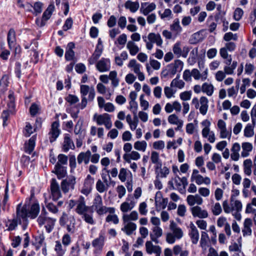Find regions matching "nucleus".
Listing matches in <instances>:
<instances>
[{"mask_svg":"<svg viewBox=\"0 0 256 256\" xmlns=\"http://www.w3.org/2000/svg\"><path fill=\"white\" fill-rule=\"evenodd\" d=\"M174 182L176 183L177 190L182 194L186 191V188L188 184L187 178L182 177L180 178L178 175L175 176Z\"/></svg>","mask_w":256,"mask_h":256,"instance_id":"obj_10","label":"nucleus"},{"mask_svg":"<svg viewBox=\"0 0 256 256\" xmlns=\"http://www.w3.org/2000/svg\"><path fill=\"white\" fill-rule=\"evenodd\" d=\"M52 172L57 176L58 179H61L66 176V170L64 166L59 164H56L54 166V170L52 171Z\"/></svg>","mask_w":256,"mask_h":256,"instance_id":"obj_21","label":"nucleus"},{"mask_svg":"<svg viewBox=\"0 0 256 256\" xmlns=\"http://www.w3.org/2000/svg\"><path fill=\"white\" fill-rule=\"evenodd\" d=\"M90 210V206H87L86 204L84 198L80 196L76 200V212L79 215H82Z\"/></svg>","mask_w":256,"mask_h":256,"instance_id":"obj_7","label":"nucleus"},{"mask_svg":"<svg viewBox=\"0 0 256 256\" xmlns=\"http://www.w3.org/2000/svg\"><path fill=\"white\" fill-rule=\"evenodd\" d=\"M238 39V36L236 34H234L231 32H226L224 34V40L225 41L228 42L230 40H237Z\"/></svg>","mask_w":256,"mask_h":256,"instance_id":"obj_59","label":"nucleus"},{"mask_svg":"<svg viewBox=\"0 0 256 256\" xmlns=\"http://www.w3.org/2000/svg\"><path fill=\"white\" fill-rule=\"evenodd\" d=\"M74 144L71 140L69 134H66L64 137V144L62 150L64 152H68L70 148L74 149Z\"/></svg>","mask_w":256,"mask_h":256,"instance_id":"obj_19","label":"nucleus"},{"mask_svg":"<svg viewBox=\"0 0 256 256\" xmlns=\"http://www.w3.org/2000/svg\"><path fill=\"white\" fill-rule=\"evenodd\" d=\"M54 8V6L52 5H50L46 8V10L42 14V22L40 24V26H42L45 24V22L48 20L51 16L52 14V12Z\"/></svg>","mask_w":256,"mask_h":256,"instance_id":"obj_22","label":"nucleus"},{"mask_svg":"<svg viewBox=\"0 0 256 256\" xmlns=\"http://www.w3.org/2000/svg\"><path fill=\"white\" fill-rule=\"evenodd\" d=\"M56 244L55 246L54 250L56 252L58 256H63L66 251V249H63L62 248V246L60 242L56 241Z\"/></svg>","mask_w":256,"mask_h":256,"instance_id":"obj_44","label":"nucleus"},{"mask_svg":"<svg viewBox=\"0 0 256 256\" xmlns=\"http://www.w3.org/2000/svg\"><path fill=\"white\" fill-rule=\"evenodd\" d=\"M130 110L133 113L134 115L137 114V110L138 108V103L136 101H130Z\"/></svg>","mask_w":256,"mask_h":256,"instance_id":"obj_63","label":"nucleus"},{"mask_svg":"<svg viewBox=\"0 0 256 256\" xmlns=\"http://www.w3.org/2000/svg\"><path fill=\"white\" fill-rule=\"evenodd\" d=\"M126 48L132 56H135L140 50L138 47L133 41H128Z\"/></svg>","mask_w":256,"mask_h":256,"instance_id":"obj_29","label":"nucleus"},{"mask_svg":"<svg viewBox=\"0 0 256 256\" xmlns=\"http://www.w3.org/2000/svg\"><path fill=\"white\" fill-rule=\"evenodd\" d=\"M50 190L52 199L56 201L62 197L60 186L56 178H52L50 182Z\"/></svg>","mask_w":256,"mask_h":256,"instance_id":"obj_8","label":"nucleus"},{"mask_svg":"<svg viewBox=\"0 0 256 256\" xmlns=\"http://www.w3.org/2000/svg\"><path fill=\"white\" fill-rule=\"evenodd\" d=\"M73 24V20L72 18H69L66 20L62 26L63 30L66 31L72 28Z\"/></svg>","mask_w":256,"mask_h":256,"instance_id":"obj_58","label":"nucleus"},{"mask_svg":"<svg viewBox=\"0 0 256 256\" xmlns=\"http://www.w3.org/2000/svg\"><path fill=\"white\" fill-rule=\"evenodd\" d=\"M35 146V138L32 136L30 138L28 144H26L24 152L28 154H30L34 150Z\"/></svg>","mask_w":256,"mask_h":256,"instance_id":"obj_31","label":"nucleus"},{"mask_svg":"<svg viewBox=\"0 0 256 256\" xmlns=\"http://www.w3.org/2000/svg\"><path fill=\"white\" fill-rule=\"evenodd\" d=\"M148 40H149L147 42L146 47L148 50H151L153 47V44L156 43L158 46H161L163 41L159 34H155L154 32L150 33L148 36Z\"/></svg>","mask_w":256,"mask_h":256,"instance_id":"obj_5","label":"nucleus"},{"mask_svg":"<svg viewBox=\"0 0 256 256\" xmlns=\"http://www.w3.org/2000/svg\"><path fill=\"white\" fill-rule=\"evenodd\" d=\"M110 171L107 170L106 168H104L102 170V172L101 174L102 178L104 184H107L108 180V176H110L109 173Z\"/></svg>","mask_w":256,"mask_h":256,"instance_id":"obj_55","label":"nucleus"},{"mask_svg":"<svg viewBox=\"0 0 256 256\" xmlns=\"http://www.w3.org/2000/svg\"><path fill=\"white\" fill-rule=\"evenodd\" d=\"M156 8V5L152 2L148 4V2H142L140 8V12L144 16H147L151 12L154 10Z\"/></svg>","mask_w":256,"mask_h":256,"instance_id":"obj_14","label":"nucleus"},{"mask_svg":"<svg viewBox=\"0 0 256 256\" xmlns=\"http://www.w3.org/2000/svg\"><path fill=\"white\" fill-rule=\"evenodd\" d=\"M134 206V203L133 202H131L130 203L125 202L121 204L120 210L123 212H126L130 210Z\"/></svg>","mask_w":256,"mask_h":256,"instance_id":"obj_39","label":"nucleus"},{"mask_svg":"<svg viewBox=\"0 0 256 256\" xmlns=\"http://www.w3.org/2000/svg\"><path fill=\"white\" fill-rule=\"evenodd\" d=\"M124 6L126 9H129L131 12H135L138 10L140 5L137 1L133 2L128 0L126 2Z\"/></svg>","mask_w":256,"mask_h":256,"instance_id":"obj_25","label":"nucleus"},{"mask_svg":"<svg viewBox=\"0 0 256 256\" xmlns=\"http://www.w3.org/2000/svg\"><path fill=\"white\" fill-rule=\"evenodd\" d=\"M59 126V123L58 122H54L52 123L50 130L48 133L50 143L54 142L59 136L60 132V130L58 128Z\"/></svg>","mask_w":256,"mask_h":256,"instance_id":"obj_9","label":"nucleus"},{"mask_svg":"<svg viewBox=\"0 0 256 256\" xmlns=\"http://www.w3.org/2000/svg\"><path fill=\"white\" fill-rule=\"evenodd\" d=\"M254 126L248 124L244 130V136L246 137H252L254 134Z\"/></svg>","mask_w":256,"mask_h":256,"instance_id":"obj_45","label":"nucleus"},{"mask_svg":"<svg viewBox=\"0 0 256 256\" xmlns=\"http://www.w3.org/2000/svg\"><path fill=\"white\" fill-rule=\"evenodd\" d=\"M9 77L6 74H4L0 80V92L3 94L7 90L9 84Z\"/></svg>","mask_w":256,"mask_h":256,"instance_id":"obj_27","label":"nucleus"},{"mask_svg":"<svg viewBox=\"0 0 256 256\" xmlns=\"http://www.w3.org/2000/svg\"><path fill=\"white\" fill-rule=\"evenodd\" d=\"M70 224L66 226V230L68 232L73 234L75 231L76 220L74 216H70Z\"/></svg>","mask_w":256,"mask_h":256,"instance_id":"obj_42","label":"nucleus"},{"mask_svg":"<svg viewBox=\"0 0 256 256\" xmlns=\"http://www.w3.org/2000/svg\"><path fill=\"white\" fill-rule=\"evenodd\" d=\"M212 210L214 215H219L222 212V208L219 202L216 203L214 206L212 208Z\"/></svg>","mask_w":256,"mask_h":256,"instance_id":"obj_56","label":"nucleus"},{"mask_svg":"<svg viewBox=\"0 0 256 256\" xmlns=\"http://www.w3.org/2000/svg\"><path fill=\"white\" fill-rule=\"evenodd\" d=\"M56 220V219L48 217L42 214H40L37 220L40 226L46 224L45 228L47 232L48 233L50 232L52 230Z\"/></svg>","mask_w":256,"mask_h":256,"instance_id":"obj_4","label":"nucleus"},{"mask_svg":"<svg viewBox=\"0 0 256 256\" xmlns=\"http://www.w3.org/2000/svg\"><path fill=\"white\" fill-rule=\"evenodd\" d=\"M7 40L8 46L12 48L14 46L16 40V32L14 28H10L8 34Z\"/></svg>","mask_w":256,"mask_h":256,"instance_id":"obj_24","label":"nucleus"},{"mask_svg":"<svg viewBox=\"0 0 256 256\" xmlns=\"http://www.w3.org/2000/svg\"><path fill=\"white\" fill-rule=\"evenodd\" d=\"M152 232L150 234V238L152 241L156 244L158 243V238H160L162 234V230L159 226H154L152 229Z\"/></svg>","mask_w":256,"mask_h":256,"instance_id":"obj_18","label":"nucleus"},{"mask_svg":"<svg viewBox=\"0 0 256 256\" xmlns=\"http://www.w3.org/2000/svg\"><path fill=\"white\" fill-rule=\"evenodd\" d=\"M96 68L100 72L108 71L110 69V60L108 58H102L96 64Z\"/></svg>","mask_w":256,"mask_h":256,"instance_id":"obj_11","label":"nucleus"},{"mask_svg":"<svg viewBox=\"0 0 256 256\" xmlns=\"http://www.w3.org/2000/svg\"><path fill=\"white\" fill-rule=\"evenodd\" d=\"M10 113V112L9 110H4L2 114L1 118L2 119V124L4 126H6L8 125L7 120L9 118Z\"/></svg>","mask_w":256,"mask_h":256,"instance_id":"obj_51","label":"nucleus"},{"mask_svg":"<svg viewBox=\"0 0 256 256\" xmlns=\"http://www.w3.org/2000/svg\"><path fill=\"white\" fill-rule=\"evenodd\" d=\"M202 90L208 96H211L214 92V86L211 84L204 82L202 86Z\"/></svg>","mask_w":256,"mask_h":256,"instance_id":"obj_35","label":"nucleus"},{"mask_svg":"<svg viewBox=\"0 0 256 256\" xmlns=\"http://www.w3.org/2000/svg\"><path fill=\"white\" fill-rule=\"evenodd\" d=\"M80 248L78 244H76L75 246L71 248L69 256H79Z\"/></svg>","mask_w":256,"mask_h":256,"instance_id":"obj_52","label":"nucleus"},{"mask_svg":"<svg viewBox=\"0 0 256 256\" xmlns=\"http://www.w3.org/2000/svg\"><path fill=\"white\" fill-rule=\"evenodd\" d=\"M110 118V114L106 113L98 115L96 118V122L98 125L104 124L108 120H109Z\"/></svg>","mask_w":256,"mask_h":256,"instance_id":"obj_40","label":"nucleus"},{"mask_svg":"<svg viewBox=\"0 0 256 256\" xmlns=\"http://www.w3.org/2000/svg\"><path fill=\"white\" fill-rule=\"evenodd\" d=\"M104 232L101 231L99 234L98 238H95L92 242V246L99 250H102L104 245Z\"/></svg>","mask_w":256,"mask_h":256,"instance_id":"obj_13","label":"nucleus"},{"mask_svg":"<svg viewBox=\"0 0 256 256\" xmlns=\"http://www.w3.org/2000/svg\"><path fill=\"white\" fill-rule=\"evenodd\" d=\"M203 40L202 36L200 32L194 34L190 40V42L191 44H196Z\"/></svg>","mask_w":256,"mask_h":256,"instance_id":"obj_36","label":"nucleus"},{"mask_svg":"<svg viewBox=\"0 0 256 256\" xmlns=\"http://www.w3.org/2000/svg\"><path fill=\"white\" fill-rule=\"evenodd\" d=\"M190 230L189 236L193 244H196L199 240V233L196 226L192 224H190Z\"/></svg>","mask_w":256,"mask_h":256,"instance_id":"obj_15","label":"nucleus"},{"mask_svg":"<svg viewBox=\"0 0 256 256\" xmlns=\"http://www.w3.org/2000/svg\"><path fill=\"white\" fill-rule=\"evenodd\" d=\"M174 53L179 58L181 56L182 50L180 48V42H176L173 46Z\"/></svg>","mask_w":256,"mask_h":256,"instance_id":"obj_49","label":"nucleus"},{"mask_svg":"<svg viewBox=\"0 0 256 256\" xmlns=\"http://www.w3.org/2000/svg\"><path fill=\"white\" fill-rule=\"evenodd\" d=\"M170 30L177 32H181L182 28L180 25L178 19L176 18L174 20V23L170 26Z\"/></svg>","mask_w":256,"mask_h":256,"instance_id":"obj_47","label":"nucleus"},{"mask_svg":"<svg viewBox=\"0 0 256 256\" xmlns=\"http://www.w3.org/2000/svg\"><path fill=\"white\" fill-rule=\"evenodd\" d=\"M252 161L250 159H246L244 162V172L250 176L252 174Z\"/></svg>","mask_w":256,"mask_h":256,"instance_id":"obj_38","label":"nucleus"},{"mask_svg":"<svg viewBox=\"0 0 256 256\" xmlns=\"http://www.w3.org/2000/svg\"><path fill=\"white\" fill-rule=\"evenodd\" d=\"M138 218V214L136 211H132L130 214H124L122 216V220L124 223L129 220H136Z\"/></svg>","mask_w":256,"mask_h":256,"instance_id":"obj_34","label":"nucleus"},{"mask_svg":"<svg viewBox=\"0 0 256 256\" xmlns=\"http://www.w3.org/2000/svg\"><path fill=\"white\" fill-rule=\"evenodd\" d=\"M18 224V220L16 218L12 220H8L6 226L8 227L7 230L12 231L14 230Z\"/></svg>","mask_w":256,"mask_h":256,"instance_id":"obj_33","label":"nucleus"},{"mask_svg":"<svg viewBox=\"0 0 256 256\" xmlns=\"http://www.w3.org/2000/svg\"><path fill=\"white\" fill-rule=\"evenodd\" d=\"M91 156L92 154L90 150H88L86 152H80L77 158L78 164H80L82 162H84L86 164H88Z\"/></svg>","mask_w":256,"mask_h":256,"instance_id":"obj_20","label":"nucleus"},{"mask_svg":"<svg viewBox=\"0 0 256 256\" xmlns=\"http://www.w3.org/2000/svg\"><path fill=\"white\" fill-rule=\"evenodd\" d=\"M156 247H160V246H154L150 241H148L146 243V250L148 254H151L152 253L154 250H156Z\"/></svg>","mask_w":256,"mask_h":256,"instance_id":"obj_48","label":"nucleus"},{"mask_svg":"<svg viewBox=\"0 0 256 256\" xmlns=\"http://www.w3.org/2000/svg\"><path fill=\"white\" fill-rule=\"evenodd\" d=\"M76 184V178L72 176L67 177L63 180L61 182V188L64 193L66 194L71 190H73Z\"/></svg>","mask_w":256,"mask_h":256,"instance_id":"obj_6","label":"nucleus"},{"mask_svg":"<svg viewBox=\"0 0 256 256\" xmlns=\"http://www.w3.org/2000/svg\"><path fill=\"white\" fill-rule=\"evenodd\" d=\"M181 120H180L178 118L175 114H172L169 116L168 118V122L173 124H177L178 122H179Z\"/></svg>","mask_w":256,"mask_h":256,"instance_id":"obj_62","label":"nucleus"},{"mask_svg":"<svg viewBox=\"0 0 256 256\" xmlns=\"http://www.w3.org/2000/svg\"><path fill=\"white\" fill-rule=\"evenodd\" d=\"M136 228V225L134 223L129 222L122 228V230L125 232L127 235L130 236L132 234Z\"/></svg>","mask_w":256,"mask_h":256,"instance_id":"obj_26","label":"nucleus"},{"mask_svg":"<svg viewBox=\"0 0 256 256\" xmlns=\"http://www.w3.org/2000/svg\"><path fill=\"white\" fill-rule=\"evenodd\" d=\"M70 217L66 212H63L62 216L60 218V224L62 226H64L66 225V222L69 220Z\"/></svg>","mask_w":256,"mask_h":256,"instance_id":"obj_64","label":"nucleus"},{"mask_svg":"<svg viewBox=\"0 0 256 256\" xmlns=\"http://www.w3.org/2000/svg\"><path fill=\"white\" fill-rule=\"evenodd\" d=\"M80 92L82 97L80 108H84L87 104L88 101L92 102L95 96V90L94 87L90 88L88 85H81Z\"/></svg>","mask_w":256,"mask_h":256,"instance_id":"obj_1","label":"nucleus"},{"mask_svg":"<svg viewBox=\"0 0 256 256\" xmlns=\"http://www.w3.org/2000/svg\"><path fill=\"white\" fill-rule=\"evenodd\" d=\"M242 152L241 153L242 156L245 158L249 155L248 152L252 149V144L250 142H243L242 144Z\"/></svg>","mask_w":256,"mask_h":256,"instance_id":"obj_30","label":"nucleus"},{"mask_svg":"<svg viewBox=\"0 0 256 256\" xmlns=\"http://www.w3.org/2000/svg\"><path fill=\"white\" fill-rule=\"evenodd\" d=\"M58 162L56 164H66L68 163V156L64 154H60L58 156Z\"/></svg>","mask_w":256,"mask_h":256,"instance_id":"obj_60","label":"nucleus"},{"mask_svg":"<svg viewBox=\"0 0 256 256\" xmlns=\"http://www.w3.org/2000/svg\"><path fill=\"white\" fill-rule=\"evenodd\" d=\"M96 190L100 193H102L106 190L108 188L107 185L102 182L100 180H98L96 184Z\"/></svg>","mask_w":256,"mask_h":256,"instance_id":"obj_43","label":"nucleus"},{"mask_svg":"<svg viewBox=\"0 0 256 256\" xmlns=\"http://www.w3.org/2000/svg\"><path fill=\"white\" fill-rule=\"evenodd\" d=\"M170 172V170L166 166H164L156 174V178H166Z\"/></svg>","mask_w":256,"mask_h":256,"instance_id":"obj_46","label":"nucleus"},{"mask_svg":"<svg viewBox=\"0 0 256 256\" xmlns=\"http://www.w3.org/2000/svg\"><path fill=\"white\" fill-rule=\"evenodd\" d=\"M93 210H90V213H88V212L84 213L81 215L82 218L86 222L90 224H95V222L93 218Z\"/></svg>","mask_w":256,"mask_h":256,"instance_id":"obj_32","label":"nucleus"},{"mask_svg":"<svg viewBox=\"0 0 256 256\" xmlns=\"http://www.w3.org/2000/svg\"><path fill=\"white\" fill-rule=\"evenodd\" d=\"M252 225V220L250 218L245 219L244 222V228L242 230L243 236H250L252 233L251 227Z\"/></svg>","mask_w":256,"mask_h":256,"instance_id":"obj_17","label":"nucleus"},{"mask_svg":"<svg viewBox=\"0 0 256 256\" xmlns=\"http://www.w3.org/2000/svg\"><path fill=\"white\" fill-rule=\"evenodd\" d=\"M140 154L136 151H132L130 154H125L123 156L124 160L128 163H130V160H138L140 158Z\"/></svg>","mask_w":256,"mask_h":256,"instance_id":"obj_23","label":"nucleus"},{"mask_svg":"<svg viewBox=\"0 0 256 256\" xmlns=\"http://www.w3.org/2000/svg\"><path fill=\"white\" fill-rule=\"evenodd\" d=\"M183 62L180 60H177L174 61V64H170L168 66H174L176 68L178 71L180 72L183 68Z\"/></svg>","mask_w":256,"mask_h":256,"instance_id":"obj_50","label":"nucleus"},{"mask_svg":"<svg viewBox=\"0 0 256 256\" xmlns=\"http://www.w3.org/2000/svg\"><path fill=\"white\" fill-rule=\"evenodd\" d=\"M106 222H112L114 224H118L119 222V220L118 216L116 214H108L106 218Z\"/></svg>","mask_w":256,"mask_h":256,"instance_id":"obj_57","label":"nucleus"},{"mask_svg":"<svg viewBox=\"0 0 256 256\" xmlns=\"http://www.w3.org/2000/svg\"><path fill=\"white\" fill-rule=\"evenodd\" d=\"M190 210L194 217L204 218L208 216V212L206 210H202L199 206H194L191 208Z\"/></svg>","mask_w":256,"mask_h":256,"instance_id":"obj_12","label":"nucleus"},{"mask_svg":"<svg viewBox=\"0 0 256 256\" xmlns=\"http://www.w3.org/2000/svg\"><path fill=\"white\" fill-rule=\"evenodd\" d=\"M180 76L178 75L176 77L174 78L170 83L171 87H176L180 89H182L184 86L185 83L182 80H179Z\"/></svg>","mask_w":256,"mask_h":256,"instance_id":"obj_37","label":"nucleus"},{"mask_svg":"<svg viewBox=\"0 0 256 256\" xmlns=\"http://www.w3.org/2000/svg\"><path fill=\"white\" fill-rule=\"evenodd\" d=\"M170 230L172 232L173 234L178 240L180 239L183 236V232L182 230L178 226L177 224L174 221L170 222Z\"/></svg>","mask_w":256,"mask_h":256,"instance_id":"obj_16","label":"nucleus"},{"mask_svg":"<svg viewBox=\"0 0 256 256\" xmlns=\"http://www.w3.org/2000/svg\"><path fill=\"white\" fill-rule=\"evenodd\" d=\"M66 100L70 104H75L79 101V99L75 95L70 94L66 98Z\"/></svg>","mask_w":256,"mask_h":256,"instance_id":"obj_54","label":"nucleus"},{"mask_svg":"<svg viewBox=\"0 0 256 256\" xmlns=\"http://www.w3.org/2000/svg\"><path fill=\"white\" fill-rule=\"evenodd\" d=\"M168 67L169 68V70H164L162 72V74H163L164 76H166L168 74H172V76H174L178 72L176 68H174V66Z\"/></svg>","mask_w":256,"mask_h":256,"instance_id":"obj_61","label":"nucleus"},{"mask_svg":"<svg viewBox=\"0 0 256 256\" xmlns=\"http://www.w3.org/2000/svg\"><path fill=\"white\" fill-rule=\"evenodd\" d=\"M28 217H29V214L26 206H22L21 203L18 204L16 206V218L18 220L19 224H23L24 229L28 224Z\"/></svg>","mask_w":256,"mask_h":256,"instance_id":"obj_2","label":"nucleus"},{"mask_svg":"<svg viewBox=\"0 0 256 256\" xmlns=\"http://www.w3.org/2000/svg\"><path fill=\"white\" fill-rule=\"evenodd\" d=\"M40 206L38 204H34L30 207V210L28 212L29 217L30 218H35L38 215L40 212Z\"/></svg>","mask_w":256,"mask_h":256,"instance_id":"obj_28","label":"nucleus"},{"mask_svg":"<svg viewBox=\"0 0 256 256\" xmlns=\"http://www.w3.org/2000/svg\"><path fill=\"white\" fill-rule=\"evenodd\" d=\"M147 144L144 141H137L134 144V148L138 150L144 152L146 148Z\"/></svg>","mask_w":256,"mask_h":256,"instance_id":"obj_41","label":"nucleus"},{"mask_svg":"<svg viewBox=\"0 0 256 256\" xmlns=\"http://www.w3.org/2000/svg\"><path fill=\"white\" fill-rule=\"evenodd\" d=\"M243 14L244 12L242 8H236L234 12V18L236 20L238 21L241 19Z\"/></svg>","mask_w":256,"mask_h":256,"instance_id":"obj_53","label":"nucleus"},{"mask_svg":"<svg viewBox=\"0 0 256 256\" xmlns=\"http://www.w3.org/2000/svg\"><path fill=\"white\" fill-rule=\"evenodd\" d=\"M94 208L98 215H102L108 212V208L103 206L102 196L98 194L95 196L92 206L90 208Z\"/></svg>","mask_w":256,"mask_h":256,"instance_id":"obj_3","label":"nucleus"}]
</instances>
